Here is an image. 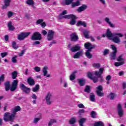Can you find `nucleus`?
Returning a JSON list of instances; mask_svg holds the SVG:
<instances>
[{
  "instance_id": "nucleus-49",
  "label": "nucleus",
  "mask_w": 126,
  "mask_h": 126,
  "mask_svg": "<svg viewBox=\"0 0 126 126\" xmlns=\"http://www.w3.org/2000/svg\"><path fill=\"white\" fill-rule=\"evenodd\" d=\"M94 67L95 68H99L100 67V64L98 63H94L93 64Z\"/></svg>"
},
{
  "instance_id": "nucleus-52",
  "label": "nucleus",
  "mask_w": 126,
  "mask_h": 126,
  "mask_svg": "<svg viewBox=\"0 0 126 126\" xmlns=\"http://www.w3.org/2000/svg\"><path fill=\"white\" fill-rule=\"evenodd\" d=\"M77 106H78V108H79L80 109H84V108H85V106L82 103H80V104H78Z\"/></svg>"
},
{
  "instance_id": "nucleus-5",
  "label": "nucleus",
  "mask_w": 126,
  "mask_h": 126,
  "mask_svg": "<svg viewBox=\"0 0 126 126\" xmlns=\"http://www.w3.org/2000/svg\"><path fill=\"white\" fill-rule=\"evenodd\" d=\"M104 72V68H100L99 69V71H96L95 72V75L96 76H99V81L100 82H103L104 81V78L101 75L103 74V72Z\"/></svg>"
},
{
  "instance_id": "nucleus-36",
  "label": "nucleus",
  "mask_w": 126,
  "mask_h": 126,
  "mask_svg": "<svg viewBox=\"0 0 126 126\" xmlns=\"http://www.w3.org/2000/svg\"><path fill=\"white\" fill-rule=\"evenodd\" d=\"M72 1H73V0H65L64 2H62V4H66V5H68L69 4H70Z\"/></svg>"
},
{
  "instance_id": "nucleus-14",
  "label": "nucleus",
  "mask_w": 126,
  "mask_h": 126,
  "mask_svg": "<svg viewBox=\"0 0 126 126\" xmlns=\"http://www.w3.org/2000/svg\"><path fill=\"white\" fill-rule=\"evenodd\" d=\"M21 89H22L24 92H25L26 94H29V93H30V88H27L24 84H21Z\"/></svg>"
},
{
  "instance_id": "nucleus-60",
  "label": "nucleus",
  "mask_w": 126,
  "mask_h": 126,
  "mask_svg": "<svg viewBox=\"0 0 126 126\" xmlns=\"http://www.w3.org/2000/svg\"><path fill=\"white\" fill-rule=\"evenodd\" d=\"M111 78H112V77L111 76V75H108L106 76V80H107V81L111 80Z\"/></svg>"
},
{
  "instance_id": "nucleus-59",
  "label": "nucleus",
  "mask_w": 126,
  "mask_h": 126,
  "mask_svg": "<svg viewBox=\"0 0 126 126\" xmlns=\"http://www.w3.org/2000/svg\"><path fill=\"white\" fill-rule=\"evenodd\" d=\"M32 99H34V100H36L37 99V95H36V94H34L32 95Z\"/></svg>"
},
{
  "instance_id": "nucleus-7",
  "label": "nucleus",
  "mask_w": 126,
  "mask_h": 126,
  "mask_svg": "<svg viewBox=\"0 0 126 126\" xmlns=\"http://www.w3.org/2000/svg\"><path fill=\"white\" fill-rule=\"evenodd\" d=\"M17 85H18V80H14L12 83L11 88H10V91H15L17 89Z\"/></svg>"
},
{
  "instance_id": "nucleus-31",
  "label": "nucleus",
  "mask_w": 126,
  "mask_h": 126,
  "mask_svg": "<svg viewBox=\"0 0 126 126\" xmlns=\"http://www.w3.org/2000/svg\"><path fill=\"white\" fill-rule=\"evenodd\" d=\"M90 99L91 102H95V100H96L95 94L93 93H91L90 95Z\"/></svg>"
},
{
  "instance_id": "nucleus-4",
  "label": "nucleus",
  "mask_w": 126,
  "mask_h": 126,
  "mask_svg": "<svg viewBox=\"0 0 126 126\" xmlns=\"http://www.w3.org/2000/svg\"><path fill=\"white\" fill-rule=\"evenodd\" d=\"M52 97H53V94H52V93H50V92L47 93L45 97V100L47 105H51L52 103H53V102L52 101Z\"/></svg>"
},
{
  "instance_id": "nucleus-3",
  "label": "nucleus",
  "mask_w": 126,
  "mask_h": 126,
  "mask_svg": "<svg viewBox=\"0 0 126 126\" xmlns=\"http://www.w3.org/2000/svg\"><path fill=\"white\" fill-rule=\"evenodd\" d=\"M62 18H65L67 19H71V21L69 22L70 25H74L76 23V16L74 15L70 14L62 16Z\"/></svg>"
},
{
  "instance_id": "nucleus-13",
  "label": "nucleus",
  "mask_w": 126,
  "mask_h": 126,
  "mask_svg": "<svg viewBox=\"0 0 126 126\" xmlns=\"http://www.w3.org/2000/svg\"><path fill=\"white\" fill-rule=\"evenodd\" d=\"M35 23L37 25H40L42 28H45L46 26V22L44 21L43 19H39L37 20Z\"/></svg>"
},
{
  "instance_id": "nucleus-28",
  "label": "nucleus",
  "mask_w": 126,
  "mask_h": 126,
  "mask_svg": "<svg viewBox=\"0 0 126 126\" xmlns=\"http://www.w3.org/2000/svg\"><path fill=\"white\" fill-rule=\"evenodd\" d=\"M4 5L3 6L2 8L5 9L8 6H9L10 3V0H4Z\"/></svg>"
},
{
  "instance_id": "nucleus-16",
  "label": "nucleus",
  "mask_w": 126,
  "mask_h": 126,
  "mask_svg": "<svg viewBox=\"0 0 126 126\" xmlns=\"http://www.w3.org/2000/svg\"><path fill=\"white\" fill-rule=\"evenodd\" d=\"M117 111H118V116H119V117H123L124 115V110L122 108V105H121V104H120L118 105Z\"/></svg>"
},
{
  "instance_id": "nucleus-12",
  "label": "nucleus",
  "mask_w": 126,
  "mask_h": 126,
  "mask_svg": "<svg viewBox=\"0 0 126 126\" xmlns=\"http://www.w3.org/2000/svg\"><path fill=\"white\" fill-rule=\"evenodd\" d=\"M123 56L121 55L117 59L118 62H116L114 64L115 66H120V65H123L124 64V59L122 58Z\"/></svg>"
},
{
  "instance_id": "nucleus-55",
  "label": "nucleus",
  "mask_w": 126,
  "mask_h": 126,
  "mask_svg": "<svg viewBox=\"0 0 126 126\" xmlns=\"http://www.w3.org/2000/svg\"><path fill=\"white\" fill-rule=\"evenodd\" d=\"M108 53H109V49H105L103 52V55H104V56H106V55H108Z\"/></svg>"
},
{
  "instance_id": "nucleus-61",
  "label": "nucleus",
  "mask_w": 126,
  "mask_h": 126,
  "mask_svg": "<svg viewBox=\"0 0 126 126\" xmlns=\"http://www.w3.org/2000/svg\"><path fill=\"white\" fill-rule=\"evenodd\" d=\"M25 51L24 50H22L21 53H19V56L20 57H22V56H23V55H24V53H25Z\"/></svg>"
},
{
  "instance_id": "nucleus-10",
  "label": "nucleus",
  "mask_w": 126,
  "mask_h": 126,
  "mask_svg": "<svg viewBox=\"0 0 126 126\" xmlns=\"http://www.w3.org/2000/svg\"><path fill=\"white\" fill-rule=\"evenodd\" d=\"M96 93L98 96H99L100 97H102V96H104V93H101L102 91H103V87H102V86H98L97 87H96Z\"/></svg>"
},
{
  "instance_id": "nucleus-47",
  "label": "nucleus",
  "mask_w": 126,
  "mask_h": 126,
  "mask_svg": "<svg viewBox=\"0 0 126 126\" xmlns=\"http://www.w3.org/2000/svg\"><path fill=\"white\" fill-rule=\"evenodd\" d=\"M16 59H17V56H15L14 57H13L12 58V62L14 63H17V60H16Z\"/></svg>"
},
{
  "instance_id": "nucleus-25",
  "label": "nucleus",
  "mask_w": 126,
  "mask_h": 126,
  "mask_svg": "<svg viewBox=\"0 0 126 126\" xmlns=\"http://www.w3.org/2000/svg\"><path fill=\"white\" fill-rule=\"evenodd\" d=\"M7 26L10 31H13L15 29L14 26L12 25V22H11V21L8 22Z\"/></svg>"
},
{
  "instance_id": "nucleus-48",
  "label": "nucleus",
  "mask_w": 126,
  "mask_h": 126,
  "mask_svg": "<svg viewBox=\"0 0 126 126\" xmlns=\"http://www.w3.org/2000/svg\"><path fill=\"white\" fill-rule=\"evenodd\" d=\"M33 69L35 70V71H36V72H39L40 71H41V68H40L38 66H35Z\"/></svg>"
},
{
  "instance_id": "nucleus-39",
  "label": "nucleus",
  "mask_w": 126,
  "mask_h": 126,
  "mask_svg": "<svg viewBox=\"0 0 126 126\" xmlns=\"http://www.w3.org/2000/svg\"><path fill=\"white\" fill-rule=\"evenodd\" d=\"M39 87V85H36L34 88H32V91L33 92H37V91L40 89Z\"/></svg>"
},
{
  "instance_id": "nucleus-64",
  "label": "nucleus",
  "mask_w": 126,
  "mask_h": 126,
  "mask_svg": "<svg viewBox=\"0 0 126 126\" xmlns=\"http://www.w3.org/2000/svg\"><path fill=\"white\" fill-rule=\"evenodd\" d=\"M42 33L43 35H44V36L45 35H47V31H46L45 30H42Z\"/></svg>"
},
{
  "instance_id": "nucleus-2",
  "label": "nucleus",
  "mask_w": 126,
  "mask_h": 126,
  "mask_svg": "<svg viewBox=\"0 0 126 126\" xmlns=\"http://www.w3.org/2000/svg\"><path fill=\"white\" fill-rule=\"evenodd\" d=\"M15 113H13L12 111L11 112H6L4 114L3 120L4 122H11L10 125H12L13 121L15 119Z\"/></svg>"
},
{
  "instance_id": "nucleus-26",
  "label": "nucleus",
  "mask_w": 126,
  "mask_h": 126,
  "mask_svg": "<svg viewBox=\"0 0 126 126\" xmlns=\"http://www.w3.org/2000/svg\"><path fill=\"white\" fill-rule=\"evenodd\" d=\"M28 82L29 85H31V86L35 85V81H34V79L31 77L28 79Z\"/></svg>"
},
{
  "instance_id": "nucleus-40",
  "label": "nucleus",
  "mask_w": 126,
  "mask_h": 126,
  "mask_svg": "<svg viewBox=\"0 0 126 126\" xmlns=\"http://www.w3.org/2000/svg\"><path fill=\"white\" fill-rule=\"evenodd\" d=\"M26 3L29 5H33L34 4V1L33 0H27Z\"/></svg>"
},
{
  "instance_id": "nucleus-45",
  "label": "nucleus",
  "mask_w": 126,
  "mask_h": 126,
  "mask_svg": "<svg viewBox=\"0 0 126 126\" xmlns=\"http://www.w3.org/2000/svg\"><path fill=\"white\" fill-rule=\"evenodd\" d=\"M94 126H104V124L102 122H98L94 124Z\"/></svg>"
},
{
  "instance_id": "nucleus-44",
  "label": "nucleus",
  "mask_w": 126,
  "mask_h": 126,
  "mask_svg": "<svg viewBox=\"0 0 126 126\" xmlns=\"http://www.w3.org/2000/svg\"><path fill=\"white\" fill-rule=\"evenodd\" d=\"M12 46L13 49H15V50H17V49H18V46L16 45V42H15V41L12 42Z\"/></svg>"
},
{
  "instance_id": "nucleus-54",
  "label": "nucleus",
  "mask_w": 126,
  "mask_h": 126,
  "mask_svg": "<svg viewBox=\"0 0 126 126\" xmlns=\"http://www.w3.org/2000/svg\"><path fill=\"white\" fill-rule=\"evenodd\" d=\"M7 55V53L4 52L1 53V58H4V57H6Z\"/></svg>"
},
{
  "instance_id": "nucleus-46",
  "label": "nucleus",
  "mask_w": 126,
  "mask_h": 126,
  "mask_svg": "<svg viewBox=\"0 0 126 126\" xmlns=\"http://www.w3.org/2000/svg\"><path fill=\"white\" fill-rule=\"evenodd\" d=\"M90 86H86L85 89V92H87V93H89L90 92Z\"/></svg>"
},
{
  "instance_id": "nucleus-23",
  "label": "nucleus",
  "mask_w": 126,
  "mask_h": 126,
  "mask_svg": "<svg viewBox=\"0 0 126 126\" xmlns=\"http://www.w3.org/2000/svg\"><path fill=\"white\" fill-rule=\"evenodd\" d=\"M42 71L43 73L44 76H46V77H50V74H47L48 73V67H47V66L44 67Z\"/></svg>"
},
{
  "instance_id": "nucleus-15",
  "label": "nucleus",
  "mask_w": 126,
  "mask_h": 126,
  "mask_svg": "<svg viewBox=\"0 0 126 126\" xmlns=\"http://www.w3.org/2000/svg\"><path fill=\"white\" fill-rule=\"evenodd\" d=\"M54 34H55V32L53 30H50L48 32L47 35V40L48 41H51L54 38Z\"/></svg>"
},
{
  "instance_id": "nucleus-42",
  "label": "nucleus",
  "mask_w": 126,
  "mask_h": 126,
  "mask_svg": "<svg viewBox=\"0 0 126 126\" xmlns=\"http://www.w3.org/2000/svg\"><path fill=\"white\" fill-rule=\"evenodd\" d=\"M17 77V72L14 71L12 73V79H15Z\"/></svg>"
},
{
  "instance_id": "nucleus-50",
  "label": "nucleus",
  "mask_w": 126,
  "mask_h": 126,
  "mask_svg": "<svg viewBox=\"0 0 126 126\" xmlns=\"http://www.w3.org/2000/svg\"><path fill=\"white\" fill-rule=\"evenodd\" d=\"M13 12L11 11H8L7 13V16L8 18H10V17H11L13 15Z\"/></svg>"
},
{
  "instance_id": "nucleus-57",
  "label": "nucleus",
  "mask_w": 126,
  "mask_h": 126,
  "mask_svg": "<svg viewBox=\"0 0 126 126\" xmlns=\"http://www.w3.org/2000/svg\"><path fill=\"white\" fill-rule=\"evenodd\" d=\"M88 76L89 78H90L91 79H92L93 77H92V73L91 72H88Z\"/></svg>"
},
{
  "instance_id": "nucleus-17",
  "label": "nucleus",
  "mask_w": 126,
  "mask_h": 126,
  "mask_svg": "<svg viewBox=\"0 0 126 126\" xmlns=\"http://www.w3.org/2000/svg\"><path fill=\"white\" fill-rule=\"evenodd\" d=\"M81 49V47H80V45L79 44H77L74 46H73L71 49L70 51L72 52V53H74L75 52H77L78 51H79Z\"/></svg>"
},
{
  "instance_id": "nucleus-27",
  "label": "nucleus",
  "mask_w": 126,
  "mask_h": 126,
  "mask_svg": "<svg viewBox=\"0 0 126 126\" xmlns=\"http://www.w3.org/2000/svg\"><path fill=\"white\" fill-rule=\"evenodd\" d=\"M83 26L84 27H86L87 24L85 22L82 21H78L77 23V26Z\"/></svg>"
},
{
  "instance_id": "nucleus-18",
  "label": "nucleus",
  "mask_w": 126,
  "mask_h": 126,
  "mask_svg": "<svg viewBox=\"0 0 126 126\" xmlns=\"http://www.w3.org/2000/svg\"><path fill=\"white\" fill-rule=\"evenodd\" d=\"M104 21L108 25H109L110 27H111L112 28H114L115 25L111 22V20H110V18L108 17H106L104 19Z\"/></svg>"
},
{
  "instance_id": "nucleus-29",
  "label": "nucleus",
  "mask_w": 126,
  "mask_h": 126,
  "mask_svg": "<svg viewBox=\"0 0 126 126\" xmlns=\"http://www.w3.org/2000/svg\"><path fill=\"white\" fill-rule=\"evenodd\" d=\"M19 111H20V107H19V106L15 107L14 109L11 110V111L16 115V113H17V112H19Z\"/></svg>"
},
{
  "instance_id": "nucleus-56",
  "label": "nucleus",
  "mask_w": 126,
  "mask_h": 126,
  "mask_svg": "<svg viewBox=\"0 0 126 126\" xmlns=\"http://www.w3.org/2000/svg\"><path fill=\"white\" fill-rule=\"evenodd\" d=\"M4 78V76L3 75H1V76L0 77V85L2 81H3V78Z\"/></svg>"
},
{
  "instance_id": "nucleus-20",
  "label": "nucleus",
  "mask_w": 126,
  "mask_h": 126,
  "mask_svg": "<svg viewBox=\"0 0 126 126\" xmlns=\"http://www.w3.org/2000/svg\"><path fill=\"white\" fill-rule=\"evenodd\" d=\"M87 5L86 4H83L82 6H80L77 9V11L78 12H82V11H84V10H86V9H87Z\"/></svg>"
},
{
  "instance_id": "nucleus-35",
  "label": "nucleus",
  "mask_w": 126,
  "mask_h": 126,
  "mask_svg": "<svg viewBox=\"0 0 126 126\" xmlns=\"http://www.w3.org/2000/svg\"><path fill=\"white\" fill-rule=\"evenodd\" d=\"M69 123L70 125H74V124H75V123H76V118H71L69 121Z\"/></svg>"
},
{
  "instance_id": "nucleus-6",
  "label": "nucleus",
  "mask_w": 126,
  "mask_h": 126,
  "mask_svg": "<svg viewBox=\"0 0 126 126\" xmlns=\"http://www.w3.org/2000/svg\"><path fill=\"white\" fill-rule=\"evenodd\" d=\"M30 32H21L18 35V39L19 41H22L25 39V38L28 37L30 35Z\"/></svg>"
},
{
  "instance_id": "nucleus-58",
  "label": "nucleus",
  "mask_w": 126,
  "mask_h": 126,
  "mask_svg": "<svg viewBox=\"0 0 126 126\" xmlns=\"http://www.w3.org/2000/svg\"><path fill=\"white\" fill-rule=\"evenodd\" d=\"M100 3H102V4H103V5H105L106 4V1L105 0H99Z\"/></svg>"
},
{
  "instance_id": "nucleus-22",
  "label": "nucleus",
  "mask_w": 126,
  "mask_h": 126,
  "mask_svg": "<svg viewBox=\"0 0 126 126\" xmlns=\"http://www.w3.org/2000/svg\"><path fill=\"white\" fill-rule=\"evenodd\" d=\"M77 81L80 86H84L86 82V80L84 78L78 79Z\"/></svg>"
},
{
  "instance_id": "nucleus-8",
  "label": "nucleus",
  "mask_w": 126,
  "mask_h": 126,
  "mask_svg": "<svg viewBox=\"0 0 126 126\" xmlns=\"http://www.w3.org/2000/svg\"><path fill=\"white\" fill-rule=\"evenodd\" d=\"M41 39H42V37L41 36V34L40 33H39V32H34L32 36V40H33V41H35L36 40H41Z\"/></svg>"
},
{
  "instance_id": "nucleus-51",
  "label": "nucleus",
  "mask_w": 126,
  "mask_h": 126,
  "mask_svg": "<svg viewBox=\"0 0 126 126\" xmlns=\"http://www.w3.org/2000/svg\"><path fill=\"white\" fill-rule=\"evenodd\" d=\"M91 116L92 118H96V112H95V111H92L91 113Z\"/></svg>"
},
{
  "instance_id": "nucleus-33",
  "label": "nucleus",
  "mask_w": 126,
  "mask_h": 126,
  "mask_svg": "<svg viewBox=\"0 0 126 126\" xmlns=\"http://www.w3.org/2000/svg\"><path fill=\"white\" fill-rule=\"evenodd\" d=\"M75 73H77V71H75L70 76V80H74L75 79Z\"/></svg>"
},
{
  "instance_id": "nucleus-63",
  "label": "nucleus",
  "mask_w": 126,
  "mask_h": 126,
  "mask_svg": "<svg viewBox=\"0 0 126 126\" xmlns=\"http://www.w3.org/2000/svg\"><path fill=\"white\" fill-rule=\"evenodd\" d=\"M122 86H123V89H125V88H126V82H123V83L122 84Z\"/></svg>"
},
{
  "instance_id": "nucleus-30",
  "label": "nucleus",
  "mask_w": 126,
  "mask_h": 126,
  "mask_svg": "<svg viewBox=\"0 0 126 126\" xmlns=\"http://www.w3.org/2000/svg\"><path fill=\"white\" fill-rule=\"evenodd\" d=\"M83 33L85 38H89V32L86 30H83L81 31Z\"/></svg>"
},
{
  "instance_id": "nucleus-38",
  "label": "nucleus",
  "mask_w": 126,
  "mask_h": 126,
  "mask_svg": "<svg viewBox=\"0 0 126 126\" xmlns=\"http://www.w3.org/2000/svg\"><path fill=\"white\" fill-rule=\"evenodd\" d=\"M86 122V119L85 118H82L79 121V125L80 126H83V123Z\"/></svg>"
},
{
  "instance_id": "nucleus-41",
  "label": "nucleus",
  "mask_w": 126,
  "mask_h": 126,
  "mask_svg": "<svg viewBox=\"0 0 126 126\" xmlns=\"http://www.w3.org/2000/svg\"><path fill=\"white\" fill-rule=\"evenodd\" d=\"M115 96H116V94L113 93H111L109 94L108 98H109L110 100H113V99L115 98Z\"/></svg>"
},
{
  "instance_id": "nucleus-53",
  "label": "nucleus",
  "mask_w": 126,
  "mask_h": 126,
  "mask_svg": "<svg viewBox=\"0 0 126 126\" xmlns=\"http://www.w3.org/2000/svg\"><path fill=\"white\" fill-rule=\"evenodd\" d=\"M92 79L93 80L94 82L95 83V82H98V78L96 77H94L92 78Z\"/></svg>"
},
{
  "instance_id": "nucleus-62",
  "label": "nucleus",
  "mask_w": 126,
  "mask_h": 126,
  "mask_svg": "<svg viewBox=\"0 0 126 126\" xmlns=\"http://www.w3.org/2000/svg\"><path fill=\"white\" fill-rule=\"evenodd\" d=\"M40 44V41H35L33 43V46H36V45H39Z\"/></svg>"
},
{
  "instance_id": "nucleus-32",
  "label": "nucleus",
  "mask_w": 126,
  "mask_h": 126,
  "mask_svg": "<svg viewBox=\"0 0 126 126\" xmlns=\"http://www.w3.org/2000/svg\"><path fill=\"white\" fill-rule=\"evenodd\" d=\"M90 52L91 50H87L86 52V56L88 58V59H92L93 55L91 54Z\"/></svg>"
},
{
  "instance_id": "nucleus-21",
  "label": "nucleus",
  "mask_w": 126,
  "mask_h": 126,
  "mask_svg": "<svg viewBox=\"0 0 126 126\" xmlns=\"http://www.w3.org/2000/svg\"><path fill=\"white\" fill-rule=\"evenodd\" d=\"M71 40L74 42H76L78 40V36L76 35V33L74 32L72 33L70 35Z\"/></svg>"
},
{
  "instance_id": "nucleus-9",
  "label": "nucleus",
  "mask_w": 126,
  "mask_h": 126,
  "mask_svg": "<svg viewBox=\"0 0 126 126\" xmlns=\"http://www.w3.org/2000/svg\"><path fill=\"white\" fill-rule=\"evenodd\" d=\"M111 49H112L114 52L110 55L111 60H115L116 59V54H117V47L115 45H111Z\"/></svg>"
},
{
  "instance_id": "nucleus-43",
  "label": "nucleus",
  "mask_w": 126,
  "mask_h": 126,
  "mask_svg": "<svg viewBox=\"0 0 126 126\" xmlns=\"http://www.w3.org/2000/svg\"><path fill=\"white\" fill-rule=\"evenodd\" d=\"M78 114L80 115L81 116V115H83V114H85V110L84 109H79L78 111Z\"/></svg>"
},
{
  "instance_id": "nucleus-11",
  "label": "nucleus",
  "mask_w": 126,
  "mask_h": 126,
  "mask_svg": "<svg viewBox=\"0 0 126 126\" xmlns=\"http://www.w3.org/2000/svg\"><path fill=\"white\" fill-rule=\"evenodd\" d=\"M84 47L86 49H87V51H91L92 49L95 48L96 46L95 45H92L91 43L87 42L85 43Z\"/></svg>"
},
{
  "instance_id": "nucleus-1",
  "label": "nucleus",
  "mask_w": 126,
  "mask_h": 126,
  "mask_svg": "<svg viewBox=\"0 0 126 126\" xmlns=\"http://www.w3.org/2000/svg\"><path fill=\"white\" fill-rule=\"evenodd\" d=\"M106 36L107 38L110 39V40L112 39L114 43L119 44V43L121 42V39L119 37L122 38V37L124 36V34L121 33H112L110 30V29H108L106 31ZM117 36H118V37Z\"/></svg>"
},
{
  "instance_id": "nucleus-34",
  "label": "nucleus",
  "mask_w": 126,
  "mask_h": 126,
  "mask_svg": "<svg viewBox=\"0 0 126 126\" xmlns=\"http://www.w3.org/2000/svg\"><path fill=\"white\" fill-rule=\"evenodd\" d=\"M79 5H80V2L78 0H77L76 2L72 3L71 4L72 7H75L76 6H78Z\"/></svg>"
},
{
  "instance_id": "nucleus-19",
  "label": "nucleus",
  "mask_w": 126,
  "mask_h": 126,
  "mask_svg": "<svg viewBox=\"0 0 126 126\" xmlns=\"http://www.w3.org/2000/svg\"><path fill=\"white\" fill-rule=\"evenodd\" d=\"M83 56V50H81L78 52H77L73 56V58L74 59H79L80 57Z\"/></svg>"
},
{
  "instance_id": "nucleus-24",
  "label": "nucleus",
  "mask_w": 126,
  "mask_h": 126,
  "mask_svg": "<svg viewBox=\"0 0 126 126\" xmlns=\"http://www.w3.org/2000/svg\"><path fill=\"white\" fill-rule=\"evenodd\" d=\"M38 118H35L33 119V124H38V122L42 119V114L41 113H38Z\"/></svg>"
},
{
  "instance_id": "nucleus-37",
  "label": "nucleus",
  "mask_w": 126,
  "mask_h": 126,
  "mask_svg": "<svg viewBox=\"0 0 126 126\" xmlns=\"http://www.w3.org/2000/svg\"><path fill=\"white\" fill-rule=\"evenodd\" d=\"M9 84H10L9 82H6L4 84L6 91H8V90H9V87H10V85Z\"/></svg>"
}]
</instances>
